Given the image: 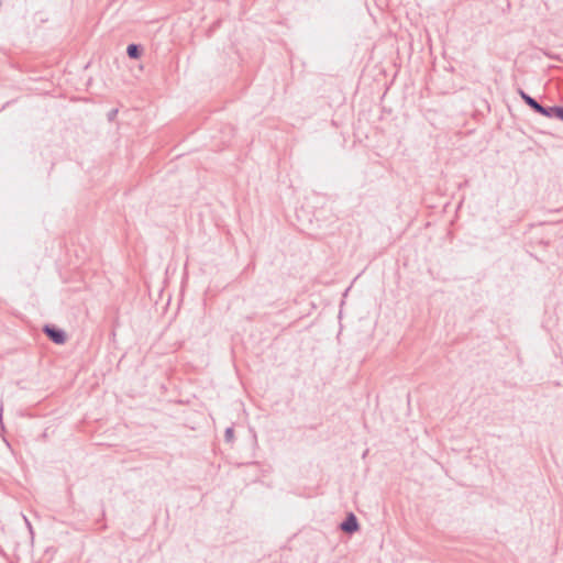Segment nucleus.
Listing matches in <instances>:
<instances>
[{"mask_svg": "<svg viewBox=\"0 0 563 563\" xmlns=\"http://www.w3.org/2000/svg\"><path fill=\"white\" fill-rule=\"evenodd\" d=\"M43 332L52 342L56 344H64L67 340L66 332L52 324H45L43 328Z\"/></svg>", "mask_w": 563, "mask_h": 563, "instance_id": "f257e3e1", "label": "nucleus"}, {"mask_svg": "<svg viewBox=\"0 0 563 563\" xmlns=\"http://www.w3.org/2000/svg\"><path fill=\"white\" fill-rule=\"evenodd\" d=\"M234 439V430L232 427H229L225 429V432H224V440L227 442H232Z\"/></svg>", "mask_w": 563, "mask_h": 563, "instance_id": "423d86ee", "label": "nucleus"}, {"mask_svg": "<svg viewBox=\"0 0 563 563\" xmlns=\"http://www.w3.org/2000/svg\"><path fill=\"white\" fill-rule=\"evenodd\" d=\"M118 113V110L117 109H113L111 110L109 113H108V119L111 121L114 119V117L117 115Z\"/></svg>", "mask_w": 563, "mask_h": 563, "instance_id": "6e6552de", "label": "nucleus"}, {"mask_svg": "<svg viewBox=\"0 0 563 563\" xmlns=\"http://www.w3.org/2000/svg\"><path fill=\"white\" fill-rule=\"evenodd\" d=\"M24 520H25V522H26V525H27V527H29L30 531L32 532V526H31L30 521H29L25 517H24Z\"/></svg>", "mask_w": 563, "mask_h": 563, "instance_id": "1a4fd4ad", "label": "nucleus"}, {"mask_svg": "<svg viewBox=\"0 0 563 563\" xmlns=\"http://www.w3.org/2000/svg\"><path fill=\"white\" fill-rule=\"evenodd\" d=\"M556 111H558V106H553V107L541 106V108L539 109V111L537 113H539L543 117H547V118H556Z\"/></svg>", "mask_w": 563, "mask_h": 563, "instance_id": "39448f33", "label": "nucleus"}, {"mask_svg": "<svg viewBox=\"0 0 563 563\" xmlns=\"http://www.w3.org/2000/svg\"><path fill=\"white\" fill-rule=\"evenodd\" d=\"M340 529L349 534L356 532L360 529L356 516L353 512H350L340 523Z\"/></svg>", "mask_w": 563, "mask_h": 563, "instance_id": "f03ea898", "label": "nucleus"}, {"mask_svg": "<svg viewBox=\"0 0 563 563\" xmlns=\"http://www.w3.org/2000/svg\"><path fill=\"white\" fill-rule=\"evenodd\" d=\"M556 118L563 121V106H558Z\"/></svg>", "mask_w": 563, "mask_h": 563, "instance_id": "0eeeda50", "label": "nucleus"}, {"mask_svg": "<svg viewBox=\"0 0 563 563\" xmlns=\"http://www.w3.org/2000/svg\"><path fill=\"white\" fill-rule=\"evenodd\" d=\"M143 47L140 44H130L126 47V54L131 59H137L141 57Z\"/></svg>", "mask_w": 563, "mask_h": 563, "instance_id": "20e7f679", "label": "nucleus"}, {"mask_svg": "<svg viewBox=\"0 0 563 563\" xmlns=\"http://www.w3.org/2000/svg\"><path fill=\"white\" fill-rule=\"evenodd\" d=\"M517 92L528 107H530L534 112L539 111L542 106L541 103H539L534 98H532L521 88H518Z\"/></svg>", "mask_w": 563, "mask_h": 563, "instance_id": "7ed1b4c3", "label": "nucleus"}]
</instances>
